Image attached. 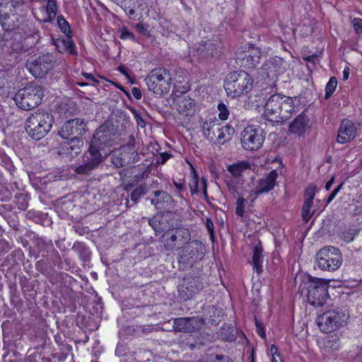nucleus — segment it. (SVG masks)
Wrapping results in <instances>:
<instances>
[{
  "label": "nucleus",
  "instance_id": "obj_1",
  "mask_svg": "<svg viewBox=\"0 0 362 362\" xmlns=\"http://www.w3.org/2000/svg\"><path fill=\"white\" fill-rule=\"evenodd\" d=\"M115 136V129L113 124L104 123L99 126L90 141L88 153L83 156L82 163L74 166L73 171L79 175H90L103 160L100 151L111 146Z\"/></svg>",
  "mask_w": 362,
  "mask_h": 362
},
{
  "label": "nucleus",
  "instance_id": "obj_2",
  "mask_svg": "<svg viewBox=\"0 0 362 362\" xmlns=\"http://www.w3.org/2000/svg\"><path fill=\"white\" fill-rule=\"evenodd\" d=\"M295 112L294 99L281 94L269 97L264 105V115L267 120L284 123Z\"/></svg>",
  "mask_w": 362,
  "mask_h": 362
},
{
  "label": "nucleus",
  "instance_id": "obj_3",
  "mask_svg": "<svg viewBox=\"0 0 362 362\" xmlns=\"http://www.w3.org/2000/svg\"><path fill=\"white\" fill-rule=\"evenodd\" d=\"M53 123L54 117L50 112L38 110L27 119L25 128L30 137L40 140L51 130Z\"/></svg>",
  "mask_w": 362,
  "mask_h": 362
},
{
  "label": "nucleus",
  "instance_id": "obj_4",
  "mask_svg": "<svg viewBox=\"0 0 362 362\" xmlns=\"http://www.w3.org/2000/svg\"><path fill=\"white\" fill-rule=\"evenodd\" d=\"M253 82L247 72L240 70L227 75L224 88L228 96L237 98L247 94L252 88Z\"/></svg>",
  "mask_w": 362,
  "mask_h": 362
},
{
  "label": "nucleus",
  "instance_id": "obj_5",
  "mask_svg": "<svg viewBox=\"0 0 362 362\" xmlns=\"http://www.w3.org/2000/svg\"><path fill=\"white\" fill-rule=\"evenodd\" d=\"M44 90L41 86L30 83L16 93L14 100L18 107L30 110L38 106L42 100Z\"/></svg>",
  "mask_w": 362,
  "mask_h": 362
},
{
  "label": "nucleus",
  "instance_id": "obj_6",
  "mask_svg": "<svg viewBox=\"0 0 362 362\" xmlns=\"http://www.w3.org/2000/svg\"><path fill=\"white\" fill-rule=\"evenodd\" d=\"M146 83L149 90L157 95L168 93L171 88V74L165 68L158 67L151 70L146 78Z\"/></svg>",
  "mask_w": 362,
  "mask_h": 362
},
{
  "label": "nucleus",
  "instance_id": "obj_7",
  "mask_svg": "<svg viewBox=\"0 0 362 362\" xmlns=\"http://www.w3.org/2000/svg\"><path fill=\"white\" fill-rule=\"evenodd\" d=\"M202 129L206 138L216 144H223L232 139L235 129L229 124L222 126L218 120L206 121Z\"/></svg>",
  "mask_w": 362,
  "mask_h": 362
},
{
  "label": "nucleus",
  "instance_id": "obj_8",
  "mask_svg": "<svg viewBox=\"0 0 362 362\" xmlns=\"http://www.w3.org/2000/svg\"><path fill=\"white\" fill-rule=\"evenodd\" d=\"M55 63L53 55L45 53L30 57L25 66L35 78H42L54 69Z\"/></svg>",
  "mask_w": 362,
  "mask_h": 362
},
{
  "label": "nucleus",
  "instance_id": "obj_9",
  "mask_svg": "<svg viewBox=\"0 0 362 362\" xmlns=\"http://www.w3.org/2000/svg\"><path fill=\"white\" fill-rule=\"evenodd\" d=\"M205 254V246L199 240L189 241L184 247L178 259L184 268H192L194 264L201 261Z\"/></svg>",
  "mask_w": 362,
  "mask_h": 362
},
{
  "label": "nucleus",
  "instance_id": "obj_10",
  "mask_svg": "<svg viewBox=\"0 0 362 362\" xmlns=\"http://www.w3.org/2000/svg\"><path fill=\"white\" fill-rule=\"evenodd\" d=\"M264 139V131L258 125L247 126L240 134L242 147L247 151H254L259 149Z\"/></svg>",
  "mask_w": 362,
  "mask_h": 362
},
{
  "label": "nucleus",
  "instance_id": "obj_11",
  "mask_svg": "<svg viewBox=\"0 0 362 362\" xmlns=\"http://www.w3.org/2000/svg\"><path fill=\"white\" fill-rule=\"evenodd\" d=\"M162 238L165 250L173 251L184 247L191 240V233L186 228L179 227L168 230Z\"/></svg>",
  "mask_w": 362,
  "mask_h": 362
},
{
  "label": "nucleus",
  "instance_id": "obj_12",
  "mask_svg": "<svg viewBox=\"0 0 362 362\" xmlns=\"http://www.w3.org/2000/svg\"><path fill=\"white\" fill-rule=\"evenodd\" d=\"M315 106L309 105L300 114H299L288 125V132L300 137L308 132L312 126L315 117Z\"/></svg>",
  "mask_w": 362,
  "mask_h": 362
},
{
  "label": "nucleus",
  "instance_id": "obj_13",
  "mask_svg": "<svg viewBox=\"0 0 362 362\" xmlns=\"http://www.w3.org/2000/svg\"><path fill=\"white\" fill-rule=\"evenodd\" d=\"M111 163L117 168H122L139 160V156L132 143L121 146L110 154Z\"/></svg>",
  "mask_w": 362,
  "mask_h": 362
},
{
  "label": "nucleus",
  "instance_id": "obj_14",
  "mask_svg": "<svg viewBox=\"0 0 362 362\" xmlns=\"http://www.w3.org/2000/svg\"><path fill=\"white\" fill-rule=\"evenodd\" d=\"M346 323L344 315L336 310H327L318 315V328L322 332H332Z\"/></svg>",
  "mask_w": 362,
  "mask_h": 362
},
{
  "label": "nucleus",
  "instance_id": "obj_15",
  "mask_svg": "<svg viewBox=\"0 0 362 362\" xmlns=\"http://www.w3.org/2000/svg\"><path fill=\"white\" fill-rule=\"evenodd\" d=\"M204 287V284L199 276H187L178 287V296L180 300L186 301L192 298Z\"/></svg>",
  "mask_w": 362,
  "mask_h": 362
},
{
  "label": "nucleus",
  "instance_id": "obj_16",
  "mask_svg": "<svg viewBox=\"0 0 362 362\" xmlns=\"http://www.w3.org/2000/svg\"><path fill=\"white\" fill-rule=\"evenodd\" d=\"M88 131L83 119L75 118L66 121L60 128L58 134L64 139L71 137L81 138Z\"/></svg>",
  "mask_w": 362,
  "mask_h": 362
},
{
  "label": "nucleus",
  "instance_id": "obj_17",
  "mask_svg": "<svg viewBox=\"0 0 362 362\" xmlns=\"http://www.w3.org/2000/svg\"><path fill=\"white\" fill-rule=\"evenodd\" d=\"M22 4L20 0H3L0 3V23L3 30L8 31L14 28L11 16L15 15L16 8Z\"/></svg>",
  "mask_w": 362,
  "mask_h": 362
},
{
  "label": "nucleus",
  "instance_id": "obj_18",
  "mask_svg": "<svg viewBox=\"0 0 362 362\" xmlns=\"http://www.w3.org/2000/svg\"><path fill=\"white\" fill-rule=\"evenodd\" d=\"M261 49L252 44L245 46L242 53L238 52L237 59L241 62V66L248 69L255 68L260 62Z\"/></svg>",
  "mask_w": 362,
  "mask_h": 362
},
{
  "label": "nucleus",
  "instance_id": "obj_19",
  "mask_svg": "<svg viewBox=\"0 0 362 362\" xmlns=\"http://www.w3.org/2000/svg\"><path fill=\"white\" fill-rule=\"evenodd\" d=\"M204 325V320L199 316L178 317L173 320V329L177 332L192 333L200 329Z\"/></svg>",
  "mask_w": 362,
  "mask_h": 362
},
{
  "label": "nucleus",
  "instance_id": "obj_20",
  "mask_svg": "<svg viewBox=\"0 0 362 362\" xmlns=\"http://www.w3.org/2000/svg\"><path fill=\"white\" fill-rule=\"evenodd\" d=\"M277 176L276 170H273L265 177L260 179L255 189L250 191L247 199H250V202H252L258 195L272 190L276 184Z\"/></svg>",
  "mask_w": 362,
  "mask_h": 362
},
{
  "label": "nucleus",
  "instance_id": "obj_21",
  "mask_svg": "<svg viewBox=\"0 0 362 362\" xmlns=\"http://www.w3.org/2000/svg\"><path fill=\"white\" fill-rule=\"evenodd\" d=\"M327 262H331L333 268H339L341 266V255L337 248L327 247L318 251V267H325Z\"/></svg>",
  "mask_w": 362,
  "mask_h": 362
},
{
  "label": "nucleus",
  "instance_id": "obj_22",
  "mask_svg": "<svg viewBox=\"0 0 362 362\" xmlns=\"http://www.w3.org/2000/svg\"><path fill=\"white\" fill-rule=\"evenodd\" d=\"M327 262H331L333 268H339L341 266V255L337 248L327 247L318 251V267H325Z\"/></svg>",
  "mask_w": 362,
  "mask_h": 362
},
{
  "label": "nucleus",
  "instance_id": "obj_23",
  "mask_svg": "<svg viewBox=\"0 0 362 362\" xmlns=\"http://www.w3.org/2000/svg\"><path fill=\"white\" fill-rule=\"evenodd\" d=\"M223 48L222 43L218 37L206 41H202L197 47V52L202 58L214 57L217 52H221Z\"/></svg>",
  "mask_w": 362,
  "mask_h": 362
},
{
  "label": "nucleus",
  "instance_id": "obj_24",
  "mask_svg": "<svg viewBox=\"0 0 362 362\" xmlns=\"http://www.w3.org/2000/svg\"><path fill=\"white\" fill-rule=\"evenodd\" d=\"M357 129L353 121L343 119L338 129L337 141L339 144H346L355 139Z\"/></svg>",
  "mask_w": 362,
  "mask_h": 362
},
{
  "label": "nucleus",
  "instance_id": "obj_25",
  "mask_svg": "<svg viewBox=\"0 0 362 362\" xmlns=\"http://www.w3.org/2000/svg\"><path fill=\"white\" fill-rule=\"evenodd\" d=\"M32 240L39 252H50L45 259H61L58 251L54 248L52 240L40 237L38 235H34Z\"/></svg>",
  "mask_w": 362,
  "mask_h": 362
},
{
  "label": "nucleus",
  "instance_id": "obj_26",
  "mask_svg": "<svg viewBox=\"0 0 362 362\" xmlns=\"http://www.w3.org/2000/svg\"><path fill=\"white\" fill-rule=\"evenodd\" d=\"M262 69L268 77L274 78L286 71V62L280 57H275L266 62L262 66Z\"/></svg>",
  "mask_w": 362,
  "mask_h": 362
},
{
  "label": "nucleus",
  "instance_id": "obj_27",
  "mask_svg": "<svg viewBox=\"0 0 362 362\" xmlns=\"http://www.w3.org/2000/svg\"><path fill=\"white\" fill-rule=\"evenodd\" d=\"M308 279V282L302 284L300 286V294H306L308 303L315 306L317 300V278H313L309 276Z\"/></svg>",
  "mask_w": 362,
  "mask_h": 362
},
{
  "label": "nucleus",
  "instance_id": "obj_28",
  "mask_svg": "<svg viewBox=\"0 0 362 362\" xmlns=\"http://www.w3.org/2000/svg\"><path fill=\"white\" fill-rule=\"evenodd\" d=\"M315 195V187L308 186L305 191V201L301 211V216L305 222H308L313 215V213H310V209L313 204Z\"/></svg>",
  "mask_w": 362,
  "mask_h": 362
},
{
  "label": "nucleus",
  "instance_id": "obj_29",
  "mask_svg": "<svg viewBox=\"0 0 362 362\" xmlns=\"http://www.w3.org/2000/svg\"><path fill=\"white\" fill-rule=\"evenodd\" d=\"M53 44L60 53L68 52L72 55H77L78 52L72 37H59L53 39Z\"/></svg>",
  "mask_w": 362,
  "mask_h": 362
},
{
  "label": "nucleus",
  "instance_id": "obj_30",
  "mask_svg": "<svg viewBox=\"0 0 362 362\" xmlns=\"http://www.w3.org/2000/svg\"><path fill=\"white\" fill-rule=\"evenodd\" d=\"M176 105L178 112L184 116H191L195 112V102L189 96L178 97Z\"/></svg>",
  "mask_w": 362,
  "mask_h": 362
},
{
  "label": "nucleus",
  "instance_id": "obj_31",
  "mask_svg": "<svg viewBox=\"0 0 362 362\" xmlns=\"http://www.w3.org/2000/svg\"><path fill=\"white\" fill-rule=\"evenodd\" d=\"M68 139L69 141L64 143L63 148L66 153L74 157L81 152L83 141L81 138L76 137H71Z\"/></svg>",
  "mask_w": 362,
  "mask_h": 362
},
{
  "label": "nucleus",
  "instance_id": "obj_32",
  "mask_svg": "<svg viewBox=\"0 0 362 362\" xmlns=\"http://www.w3.org/2000/svg\"><path fill=\"white\" fill-rule=\"evenodd\" d=\"M223 317V312L220 308H215L214 306H208L206 308V313L205 315V320H209V324L211 325H217L221 321Z\"/></svg>",
  "mask_w": 362,
  "mask_h": 362
},
{
  "label": "nucleus",
  "instance_id": "obj_33",
  "mask_svg": "<svg viewBox=\"0 0 362 362\" xmlns=\"http://www.w3.org/2000/svg\"><path fill=\"white\" fill-rule=\"evenodd\" d=\"M262 247L259 242L255 246L252 255L253 269H255L258 274L262 272Z\"/></svg>",
  "mask_w": 362,
  "mask_h": 362
},
{
  "label": "nucleus",
  "instance_id": "obj_34",
  "mask_svg": "<svg viewBox=\"0 0 362 362\" xmlns=\"http://www.w3.org/2000/svg\"><path fill=\"white\" fill-rule=\"evenodd\" d=\"M58 11L57 0H47L45 6L46 16L42 19L44 23H52L56 18Z\"/></svg>",
  "mask_w": 362,
  "mask_h": 362
},
{
  "label": "nucleus",
  "instance_id": "obj_35",
  "mask_svg": "<svg viewBox=\"0 0 362 362\" xmlns=\"http://www.w3.org/2000/svg\"><path fill=\"white\" fill-rule=\"evenodd\" d=\"M250 164L246 161H239L236 163L229 165L227 168L228 171L235 177L242 176L244 171L250 169Z\"/></svg>",
  "mask_w": 362,
  "mask_h": 362
},
{
  "label": "nucleus",
  "instance_id": "obj_36",
  "mask_svg": "<svg viewBox=\"0 0 362 362\" xmlns=\"http://www.w3.org/2000/svg\"><path fill=\"white\" fill-rule=\"evenodd\" d=\"M71 249L78 254L83 262H87L90 260V252L83 243L76 242Z\"/></svg>",
  "mask_w": 362,
  "mask_h": 362
},
{
  "label": "nucleus",
  "instance_id": "obj_37",
  "mask_svg": "<svg viewBox=\"0 0 362 362\" xmlns=\"http://www.w3.org/2000/svg\"><path fill=\"white\" fill-rule=\"evenodd\" d=\"M323 279L318 278V291L320 289L323 293L318 294V305H323L326 303L327 299L329 298L328 286Z\"/></svg>",
  "mask_w": 362,
  "mask_h": 362
},
{
  "label": "nucleus",
  "instance_id": "obj_38",
  "mask_svg": "<svg viewBox=\"0 0 362 362\" xmlns=\"http://www.w3.org/2000/svg\"><path fill=\"white\" fill-rule=\"evenodd\" d=\"M147 192V188L145 185H140L136 187L130 194V199L135 205L136 204L140 198L144 196Z\"/></svg>",
  "mask_w": 362,
  "mask_h": 362
},
{
  "label": "nucleus",
  "instance_id": "obj_39",
  "mask_svg": "<svg viewBox=\"0 0 362 362\" xmlns=\"http://www.w3.org/2000/svg\"><path fill=\"white\" fill-rule=\"evenodd\" d=\"M57 20L58 27L66 37H72L73 33L68 21L62 16H58Z\"/></svg>",
  "mask_w": 362,
  "mask_h": 362
},
{
  "label": "nucleus",
  "instance_id": "obj_40",
  "mask_svg": "<svg viewBox=\"0 0 362 362\" xmlns=\"http://www.w3.org/2000/svg\"><path fill=\"white\" fill-rule=\"evenodd\" d=\"M118 33L119 39L122 40H131L134 42H137L134 34L125 26L119 28Z\"/></svg>",
  "mask_w": 362,
  "mask_h": 362
},
{
  "label": "nucleus",
  "instance_id": "obj_41",
  "mask_svg": "<svg viewBox=\"0 0 362 362\" xmlns=\"http://www.w3.org/2000/svg\"><path fill=\"white\" fill-rule=\"evenodd\" d=\"M337 86V80L336 77H331L326 85L325 88V99H328L333 94Z\"/></svg>",
  "mask_w": 362,
  "mask_h": 362
},
{
  "label": "nucleus",
  "instance_id": "obj_42",
  "mask_svg": "<svg viewBox=\"0 0 362 362\" xmlns=\"http://www.w3.org/2000/svg\"><path fill=\"white\" fill-rule=\"evenodd\" d=\"M339 346V338L336 335H328L325 338V349H337Z\"/></svg>",
  "mask_w": 362,
  "mask_h": 362
},
{
  "label": "nucleus",
  "instance_id": "obj_43",
  "mask_svg": "<svg viewBox=\"0 0 362 362\" xmlns=\"http://www.w3.org/2000/svg\"><path fill=\"white\" fill-rule=\"evenodd\" d=\"M153 195L156 197L160 206L164 203H168L171 201L170 195L163 190H157L153 192Z\"/></svg>",
  "mask_w": 362,
  "mask_h": 362
},
{
  "label": "nucleus",
  "instance_id": "obj_44",
  "mask_svg": "<svg viewBox=\"0 0 362 362\" xmlns=\"http://www.w3.org/2000/svg\"><path fill=\"white\" fill-rule=\"evenodd\" d=\"M226 185L228 192L234 199H238V197H241L238 191V184L234 180H228L226 182Z\"/></svg>",
  "mask_w": 362,
  "mask_h": 362
},
{
  "label": "nucleus",
  "instance_id": "obj_45",
  "mask_svg": "<svg viewBox=\"0 0 362 362\" xmlns=\"http://www.w3.org/2000/svg\"><path fill=\"white\" fill-rule=\"evenodd\" d=\"M246 199L243 197H238L236 200L235 213L238 216L243 217L245 214V202Z\"/></svg>",
  "mask_w": 362,
  "mask_h": 362
},
{
  "label": "nucleus",
  "instance_id": "obj_46",
  "mask_svg": "<svg viewBox=\"0 0 362 362\" xmlns=\"http://www.w3.org/2000/svg\"><path fill=\"white\" fill-rule=\"evenodd\" d=\"M148 223L156 233H161L165 230L163 223L156 217L149 219Z\"/></svg>",
  "mask_w": 362,
  "mask_h": 362
},
{
  "label": "nucleus",
  "instance_id": "obj_47",
  "mask_svg": "<svg viewBox=\"0 0 362 362\" xmlns=\"http://www.w3.org/2000/svg\"><path fill=\"white\" fill-rule=\"evenodd\" d=\"M218 110L219 111L218 117L221 120H226L228 118L230 112L227 107V106L223 103L220 102L218 104Z\"/></svg>",
  "mask_w": 362,
  "mask_h": 362
},
{
  "label": "nucleus",
  "instance_id": "obj_48",
  "mask_svg": "<svg viewBox=\"0 0 362 362\" xmlns=\"http://www.w3.org/2000/svg\"><path fill=\"white\" fill-rule=\"evenodd\" d=\"M17 199L18 207L19 209L25 210L28 206V197L24 194H20L16 196Z\"/></svg>",
  "mask_w": 362,
  "mask_h": 362
},
{
  "label": "nucleus",
  "instance_id": "obj_49",
  "mask_svg": "<svg viewBox=\"0 0 362 362\" xmlns=\"http://www.w3.org/2000/svg\"><path fill=\"white\" fill-rule=\"evenodd\" d=\"M303 59L307 62V67L310 71H313V70L315 69V64L317 62V56L315 54L308 56H304Z\"/></svg>",
  "mask_w": 362,
  "mask_h": 362
},
{
  "label": "nucleus",
  "instance_id": "obj_50",
  "mask_svg": "<svg viewBox=\"0 0 362 362\" xmlns=\"http://www.w3.org/2000/svg\"><path fill=\"white\" fill-rule=\"evenodd\" d=\"M198 184H199L198 175L196 174L195 172H194L192 179L190 181V182L189 183L190 192L192 195L197 194Z\"/></svg>",
  "mask_w": 362,
  "mask_h": 362
},
{
  "label": "nucleus",
  "instance_id": "obj_51",
  "mask_svg": "<svg viewBox=\"0 0 362 362\" xmlns=\"http://www.w3.org/2000/svg\"><path fill=\"white\" fill-rule=\"evenodd\" d=\"M226 329H227V332H228V334H225V335L223 336V332H221V336H223L227 341H233V340H235V336L233 333V327H230L228 325H226V326L223 325V327H221V329L223 331H224Z\"/></svg>",
  "mask_w": 362,
  "mask_h": 362
},
{
  "label": "nucleus",
  "instance_id": "obj_52",
  "mask_svg": "<svg viewBox=\"0 0 362 362\" xmlns=\"http://www.w3.org/2000/svg\"><path fill=\"white\" fill-rule=\"evenodd\" d=\"M171 156L172 155L168 153H160L156 158V164L163 165Z\"/></svg>",
  "mask_w": 362,
  "mask_h": 362
},
{
  "label": "nucleus",
  "instance_id": "obj_53",
  "mask_svg": "<svg viewBox=\"0 0 362 362\" xmlns=\"http://www.w3.org/2000/svg\"><path fill=\"white\" fill-rule=\"evenodd\" d=\"M206 228L209 233L210 238L214 241V226L212 220L210 218H206L205 222Z\"/></svg>",
  "mask_w": 362,
  "mask_h": 362
},
{
  "label": "nucleus",
  "instance_id": "obj_54",
  "mask_svg": "<svg viewBox=\"0 0 362 362\" xmlns=\"http://www.w3.org/2000/svg\"><path fill=\"white\" fill-rule=\"evenodd\" d=\"M131 112H132L134 117L136 120V124L141 127H144L146 125L145 121L140 116L139 112L134 108H130Z\"/></svg>",
  "mask_w": 362,
  "mask_h": 362
},
{
  "label": "nucleus",
  "instance_id": "obj_55",
  "mask_svg": "<svg viewBox=\"0 0 362 362\" xmlns=\"http://www.w3.org/2000/svg\"><path fill=\"white\" fill-rule=\"evenodd\" d=\"M134 28H135L137 32H139L141 35L146 36V37L150 36V33L147 29V27L145 26L143 23H136L134 25Z\"/></svg>",
  "mask_w": 362,
  "mask_h": 362
},
{
  "label": "nucleus",
  "instance_id": "obj_56",
  "mask_svg": "<svg viewBox=\"0 0 362 362\" xmlns=\"http://www.w3.org/2000/svg\"><path fill=\"white\" fill-rule=\"evenodd\" d=\"M354 30L358 35H362V19L355 18L352 21Z\"/></svg>",
  "mask_w": 362,
  "mask_h": 362
},
{
  "label": "nucleus",
  "instance_id": "obj_57",
  "mask_svg": "<svg viewBox=\"0 0 362 362\" xmlns=\"http://www.w3.org/2000/svg\"><path fill=\"white\" fill-rule=\"evenodd\" d=\"M122 332L125 334L129 335H136L139 334V330H138V327H134V326H125L122 329Z\"/></svg>",
  "mask_w": 362,
  "mask_h": 362
},
{
  "label": "nucleus",
  "instance_id": "obj_58",
  "mask_svg": "<svg viewBox=\"0 0 362 362\" xmlns=\"http://www.w3.org/2000/svg\"><path fill=\"white\" fill-rule=\"evenodd\" d=\"M135 8L136 7L130 8L129 6L127 7L126 6H124V11L132 20H135L138 16L137 13H136Z\"/></svg>",
  "mask_w": 362,
  "mask_h": 362
},
{
  "label": "nucleus",
  "instance_id": "obj_59",
  "mask_svg": "<svg viewBox=\"0 0 362 362\" xmlns=\"http://www.w3.org/2000/svg\"><path fill=\"white\" fill-rule=\"evenodd\" d=\"M271 353L272 354V358L271 362H281V358L280 355L277 353V348L275 345H272L270 349Z\"/></svg>",
  "mask_w": 362,
  "mask_h": 362
},
{
  "label": "nucleus",
  "instance_id": "obj_60",
  "mask_svg": "<svg viewBox=\"0 0 362 362\" xmlns=\"http://www.w3.org/2000/svg\"><path fill=\"white\" fill-rule=\"evenodd\" d=\"M356 233L354 230H349L343 233V239L346 243H350L352 241L356 235Z\"/></svg>",
  "mask_w": 362,
  "mask_h": 362
},
{
  "label": "nucleus",
  "instance_id": "obj_61",
  "mask_svg": "<svg viewBox=\"0 0 362 362\" xmlns=\"http://www.w3.org/2000/svg\"><path fill=\"white\" fill-rule=\"evenodd\" d=\"M255 325H256L257 332L258 335L261 338L264 339L266 337V333H265V330H264V328L262 324L260 322H259L258 320H255Z\"/></svg>",
  "mask_w": 362,
  "mask_h": 362
},
{
  "label": "nucleus",
  "instance_id": "obj_62",
  "mask_svg": "<svg viewBox=\"0 0 362 362\" xmlns=\"http://www.w3.org/2000/svg\"><path fill=\"white\" fill-rule=\"evenodd\" d=\"M10 47L13 52L18 53L23 47L20 41H13L10 45Z\"/></svg>",
  "mask_w": 362,
  "mask_h": 362
},
{
  "label": "nucleus",
  "instance_id": "obj_63",
  "mask_svg": "<svg viewBox=\"0 0 362 362\" xmlns=\"http://www.w3.org/2000/svg\"><path fill=\"white\" fill-rule=\"evenodd\" d=\"M331 227V222L329 220L323 221L322 223V227L318 233H321L322 235L329 233V228Z\"/></svg>",
  "mask_w": 362,
  "mask_h": 362
},
{
  "label": "nucleus",
  "instance_id": "obj_64",
  "mask_svg": "<svg viewBox=\"0 0 362 362\" xmlns=\"http://www.w3.org/2000/svg\"><path fill=\"white\" fill-rule=\"evenodd\" d=\"M343 183H341L339 185H338L329 195L327 203H329L337 195V194L339 192V191L342 187Z\"/></svg>",
  "mask_w": 362,
  "mask_h": 362
}]
</instances>
